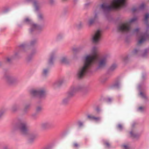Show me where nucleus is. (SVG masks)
Returning <instances> with one entry per match:
<instances>
[{"label":"nucleus","instance_id":"nucleus-49","mask_svg":"<svg viewBox=\"0 0 149 149\" xmlns=\"http://www.w3.org/2000/svg\"><path fill=\"white\" fill-rule=\"evenodd\" d=\"M11 58H7V61L8 62H10V61L11 60Z\"/></svg>","mask_w":149,"mask_h":149},{"label":"nucleus","instance_id":"nucleus-6","mask_svg":"<svg viewBox=\"0 0 149 149\" xmlns=\"http://www.w3.org/2000/svg\"><path fill=\"white\" fill-rule=\"evenodd\" d=\"M46 93V90L43 88L32 89L30 91V93L31 95L40 98L43 97L45 95Z\"/></svg>","mask_w":149,"mask_h":149},{"label":"nucleus","instance_id":"nucleus-20","mask_svg":"<svg viewBox=\"0 0 149 149\" xmlns=\"http://www.w3.org/2000/svg\"><path fill=\"white\" fill-rule=\"evenodd\" d=\"M37 136V134H31L30 135L29 140V142L30 143H31L33 142Z\"/></svg>","mask_w":149,"mask_h":149},{"label":"nucleus","instance_id":"nucleus-28","mask_svg":"<svg viewBox=\"0 0 149 149\" xmlns=\"http://www.w3.org/2000/svg\"><path fill=\"white\" fill-rule=\"evenodd\" d=\"M123 149H130V147L129 144H123L122 145Z\"/></svg>","mask_w":149,"mask_h":149},{"label":"nucleus","instance_id":"nucleus-4","mask_svg":"<svg viewBox=\"0 0 149 149\" xmlns=\"http://www.w3.org/2000/svg\"><path fill=\"white\" fill-rule=\"evenodd\" d=\"M137 19L136 17L131 18L128 21L120 24L118 27V30L121 32L130 31L131 29V24L136 22Z\"/></svg>","mask_w":149,"mask_h":149},{"label":"nucleus","instance_id":"nucleus-17","mask_svg":"<svg viewBox=\"0 0 149 149\" xmlns=\"http://www.w3.org/2000/svg\"><path fill=\"white\" fill-rule=\"evenodd\" d=\"M85 48V46L84 45H81L76 48H74L73 50L74 52H80L84 49Z\"/></svg>","mask_w":149,"mask_h":149},{"label":"nucleus","instance_id":"nucleus-37","mask_svg":"<svg viewBox=\"0 0 149 149\" xmlns=\"http://www.w3.org/2000/svg\"><path fill=\"white\" fill-rule=\"evenodd\" d=\"M37 42V40H33L30 42V45H33L35 44Z\"/></svg>","mask_w":149,"mask_h":149},{"label":"nucleus","instance_id":"nucleus-13","mask_svg":"<svg viewBox=\"0 0 149 149\" xmlns=\"http://www.w3.org/2000/svg\"><path fill=\"white\" fill-rule=\"evenodd\" d=\"M33 3L35 9L36 11L39 10L42 7L41 4L37 1L34 0L33 1Z\"/></svg>","mask_w":149,"mask_h":149},{"label":"nucleus","instance_id":"nucleus-33","mask_svg":"<svg viewBox=\"0 0 149 149\" xmlns=\"http://www.w3.org/2000/svg\"><path fill=\"white\" fill-rule=\"evenodd\" d=\"M38 18L39 20H42L44 18L43 15L41 13H39L38 15Z\"/></svg>","mask_w":149,"mask_h":149},{"label":"nucleus","instance_id":"nucleus-7","mask_svg":"<svg viewBox=\"0 0 149 149\" xmlns=\"http://www.w3.org/2000/svg\"><path fill=\"white\" fill-rule=\"evenodd\" d=\"M13 128L14 130H19L21 133L24 135L27 134L28 130V126L25 122H22L19 124L16 125Z\"/></svg>","mask_w":149,"mask_h":149},{"label":"nucleus","instance_id":"nucleus-2","mask_svg":"<svg viewBox=\"0 0 149 149\" xmlns=\"http://www.w3.org/2000/svg\"><path fill=\"white\" fill-rule=\"evenodd\" d=\"M97 47L94 46L90 50V54L87 55L84 57L83 64L79 68L77 72L78 77L82 78L90 72V68L97 57Z\"/></svg>","mask_w":149,"mask_h":149},{"label":"nucleus","instance_id":"nucleus-46","mask_svg":"<svg viewBox=\"0 0 149 149\" xmlns=\"http://www.w3.org/2000/svg\"><path fill=\"white\" fill-rule=\"evenodd\" d=\"M36 116V113H33L32 115V118L33 119H35Z\"/></svg>","mask_w":149,"mask_h":149},{"label":"nucleus","instance_id":"nucleus-15","mask_svg":"<svg viewBox=\"0 0 149 149\" xmlns=\"http://www.w3.org/2000/svg\"><path fill=\"white\" fill-rule=\"evenodd\" d=\"M65 82V80L63 79H61L55 82L54 85L56 86H59L64 84Z\"/></svg>","mask_w":149,"mask_h":149},{"label":"nucleus","instance_id":"nucleus-38","mask_svg":"<svg viewBox=\"0 0 149 149\" xmlns=\"http://www.w3.org/2000/svg\"><path fill=\"white\" fill-rule=\"evenodd\" d=\"M120 83L119 82H117L115 83L114 84V86L115 87L118 88L120 87Z\"/></svg>","mask_w":149,"mask_h":149},{"label":"nucleus","instance_id":"nucleus-30","mask_svg":"<svg viewBox=\"0 0 149 149\" xmlns=\"http://www.w3.org/2000/svg\"><path fill=\"white\" fill-rule=\"evenodd\" d=\"M5 112V110L4 109H0V119L2 118Z\"/></svg>","mask_w":149,"mask_h":149},{"label":"nucleus","instance_id":"nucleus-8","mask_svg":"<svg viewBox=\"0 0 149 149\" xmlns=\"http://www.w3.org/2000/svg\"><path fill=\"white\" fill-rule=\"evenodd\" d=\"M24 22L25 23L30 25L29 31L31 32H33L36 30H39L41 29V27L39 25L34 23L29 17L25 18L24 20Z\"/></svg>","mask_w":149,"mask_h":149},{"label":"nucleus","instance_id":"nucleus-25","mask_svg":"<svg viewBox=\"0 0 149 149\" xmlns=\"http://www.w3.org/2000/svg\"><path fill=\"white\" fill-rule=\"evenodd\" d=\"M139 95L140 96V97L143 99H146L147 98V96L146 94L144 93L140 92Z\"/></svg>","mask_w":149,"mask_h":149},{"label":"nucleus","instance_id":"nucleus-1","mask_svg":"<svg viewBox=\"0 0 149 149\" xmlns=\"http://www.w3.org/2000/svg\"><path fill=\"white\" fill-rule=\"evenodd\" d=\"M126 0H111L110 4L104 3L97 7L94 10V15L93 17L88 19L87 22L88 26H90L93 25L98 18L97 13L100 8L104 11H109L113 9H118L126 5Z\"/></svg>","mask_w":149,"mask_h":149},{"label":"nucleus","instance_id":"nucleus-52","mask_svg":"<svg viewBox=\"0 0 149 149\" xmlns=\"http://www.w3.org/2000/svg\"><path fill=\"white\" fill-rule=\"evenodd\" d=\"M112 100V99L111 98H109L108 99V102H110Z\"/></svg>","mask_w":149,"mask_h":149},{"label":"nucleus","instance_id":"nucleus-35","mask_svg":"<svg viewBox=\"0 0 149 149\" xmlns=\"http://www.w3.org/2000/svg\"><path fill=\"white\" fill-rule=\"evenodd\" d=\"M108 79V78L106 77H103L101 79L100 81L102 83H104Z\"/></svg>","mask_w":149,"mask_h":149},{"label":"nucleus","instance_id":"nucleus-10","mask_svg":"<svg viewBox=\"0 0 149 149\" xmlns=\"http://www.w3.org/2000/svg\"><path fill=\"white\" fill-rule=\"evenodd\" d=\"M6 79V82L9 85L13 84L18 81L17 78L16 77L12 76H7Z\"/></svg>","mask_w":149,"mask_h":149},{"label":"nucleus","instance_id":"nucleus-39","mask_svg":"<svg viewBox=\"0 0 149 149\" xmlns=\"http://www.w3.org/2000/svg\"><path fill=\"white\" fill-rule=\"evenodd\" d=\"M63 37V35L62 34H59L57 36V39L58 40L62 38Z\"/></svg>","mask_w":149,"mask_h":149},{"label":"nucleus","instance_id":"nucleus-18","mask_svg":"<svg viewBox=\"0 0 149 149\" xmlns=\"http://www.w3.org/2000/svg\"><path fill=\"white\" fill-rule=\"evenodd\" d=\"M61 62L63 63H66L68 62L69 60L68 57L66 56H62L60 60Z\"/></svg>","mask_w":149,"mask_h":149},{"label":"nucleus","instance_id":"nucleus-3","mask_svg":"<svg viewBox=\"0 0 149 149\" xmlns=\"http://www.w3.org/2000/svg\"><path fill=\"white\" fill-rule=\"evenodd\" d=\"M149 18V13L146 14L145 16V23L146 26V32L145 33H141L139 32L140 29L138 28L133 30L132 33L136 34L138 38V43L141 44L143 43L146 39H149V35L147 33V32L149 31V22H148V19Z\"/></svg>","mask_w":149,"mask_h":149},{"label":"nucleus","instance_id":"nucleus-55","mask_svg":"<svg viewBox=\"0 0 149 149\" xmlns=\"http://www.w3.org/2000/svg\"><path fill=\"white\" fill-rule=\"evenodd\" d=\"M73 58H74V59H75L76 58H75L74 57Z\"/></svg>","mask_w":149,"mask_h":149},{"label":"nucleus","instance_id":"nucleus-53","mask_svg":"<svg viewBox=\"0 0 149 149\" xmlns=\"http://www.w3.org/2000/svg\"><path fill=\"white\" fill-rule=\"evenodd\" d=\"M96 110L97 111H99L100 110L98 108H97Z\"/></svg>","mask_w":149,"mask_h":149},{"label":"nucleus","instance_id":"nucleus-43","mask_svg":"<svg viewBox=\"0 0 149 149\" xmlns=\"http://www.w3.org/2000/svg\"><path fill=\"white\" fill-rule=\"evenodd\" d=\"M78 124L79 126V127H81L83 126V123L80 121H78Z\"/></svg>","mask_w":149,"mask_h":149},{"label":"nucleus","instance_id":"nucleus-45","mask_svg":"<svg viewBox=\"0 0 149 149\" xmlns=\"http://www.w3.org/2000/svg\"><path fill=\"white\" fill-rule=\"evenodd\" d=\"M118 129L120 130H122V129L123 128V126L121 125L120 124H119L118 125Z\"/></svg>","mask_w":149,"mask_h":149},{"label":"nucleus","instance_id":"nucleus-22","mask_svg":"<svg viewBox=\"0 0 149 149\" xmlns=\"http://www.w3.org/2000/svg\"><path fill=\"white\" fill-rule=\"evenodd\" d=\"M74 93L73 92L70 91L67 93L66 96L70 99L71 98L74 96Z\"/></svg>","mask_w":149,"mask_h":149},{"label":"nucleus","instance_id":"nucleus-54","mask_svg":"<svg viewBox=\"0 0 149 149\" xmlns=\"http://www.w3.org/2000/svg\"><path fill=\"white\" fill-rule=\"evenodd\" d=\"M138 88H139V89H140V88H141V87H140V86H138Z\"/></svg>","mask_w":149,"mask_h":149},{"label":"nucleus","instance_id":"nucleus-51","mask_svg":"<svg viewBox=\"0 0 149 149\" xmlns=\"http://www.w3.org/2000/svg\"><path fill=\"white\" fill-rule=\"evenodd\" d=\"M30 105H26L25 107V109H27V108H29L30 107Z\"/></svg>","mask_w":149,"mask_h":149},{"label":"nucleus","instance_id":"nucleus-12","mask_svg":"<svg viewBox=\"0 0 149 149\" xmlns=\"http://www.w3.org/2000/svg\"><path fill=\"white\" fill-rule=\"evenodd\" d=\"M130 136L134 139H139L140 136V134H139L136 133L134 130H133L130 132Z\"/></svg>","mask_w":149,"mask_h":149},{"label":"nucleus","instance_id":"nucleus-50","mask_svg":"<svg viewBox=\"0 0 149 149\" xmlns=\"http://www.w3.org/2000/svg\"><path fill=\"white\" fill-rule=\"evenodd\" d=\"M74 146L76 147H77L78 146V145L77 143H74Z\"/></svg>","mask_w":149,"mask_h":149},{"label":"nucleus","instance_id":"nucleus-47","mask_svg":"<svg viewBox=\"0 0 149 149\" xmlns=\"http://www.w3.org/2000/svg\"><path fill=\"white\" fill-rule=\"evenodd\" d=\"M104 143L106 145L107 147H109L110 144L108 142H105Z\"/></svg>","mask_w":149,"mask_h":149},{"label":"nucleus","instance_id":"nucleus-9","mask_svg":"<svg viewBox=\"0 0 149 149\" xmlns=\"http://www.w3.org/2000/svg\"><path fill=\"white\" fill-rule=\"evenodd\" d=\"M102 33V31L100 29H97L95 31L92 38V41L94 43H98L100 40Z\"/></svg>","mask_w":149,"mask_h":149},{"label":"nucleus","instance_id":"nucleus-23","mask_svg":"<svg viewBox=\"0 0 149 149\" xmlns=\"http://www.w3.org/2000/svg\"><path fill=\"white\" fill-rule=\"evenodd\" d=\"M49 72L48 69L45 68L43 69L42 72V75L44 77L47 76Z\"/></svg>","mask_w":149,"mask_h":149},{"label":"nucleus","instance_id":"nucleus-24","mask_svg":"<svg viewBox=\"0 0 149 149\" xmlns=\"http://www.w3.org/2000/svg\"><path fill=\"white\" fill-rule=\"evenodd\" d=\"M79 90V88L77 86H73L70 88V91L73 92L74 93L75 92L78 91Z\"/></svg>","mask_w":149,"mask_h":149},{"label":"nucleus","instance_id":"nucleus-32","mask_svg":"<svg viewBox=\"0 0 149 149\" xmlns=\"http://www.w3.org/2000/svg\"><path fill=\"white\" fill-rule=\"evenodd\" d=\"M83 26V23L80 22L76 24V27L78 29L81 28Z\"/></svg>","mask_w":149,"mask_h":149},{"label":"nucleus","instance_id":"nucleus-42","mask_svg":"<svg viewBox=\"0 0 149 149\" xmlns=\"http://www.w3.org/2000/svg\"><path fill=\"white\" fill-rule=\"evenodd\" d=\"M36 49H34L33 50L30 54L31 55L33 56L36 53Z\"/></svg>","mask_w":149,"mask_h":149},{"label":"nucleus","instance_id":"nucleus-19","mask_svg":"<svg viewBox=\"0 0 149 149\" xmlns=\"http://www.w3.org/2000/svg\"><path fill=\"white\" fill-rule=\"evenodd\" d=\"M141 51L139 48H136L134 49L132 52V55H134L137 54H140Z\"/></svg>","mask_w":149,"mask_h":149},{"label":"nucleus","instance_id":"nucleus-26","mask_svg":"<svg viewBox=\"0 0 149 149\" xmlns=\"http://www.w3.org/2000/svg\"><path fill=\"white\" fill-rule=\"evenodd\" d=\"M54 59V57L52 56H51L50 58L48 60V63L49 64H52L53 62Z\"/></svg>","mask_w":149,"mask_h":149},{"label":"nucleus","instance_id":"nucleus-11","mask_svg":"<svg viewBox=\"0 0 149 149\" xmlns=\"http://www.w3.org/2000/svg\"><path fill=\"white\" fill-rule=\"evenodd\" d=\"M144 3H142L140 6H138L134 7L132 9L133 12H138L143 10L145 7Z\"/></svg>","mask_w":149,"mask_h":149},{"label":"nucleus","instance_id":"nucleus-48","mask_svg":"<svg viewBox=\"0 0 149 149\" xmlns=\"http://www.w3.org/2000/svg\"><path fill=\"white\" fill-rule=\"evenodd\" d=\"M3 149H9L7 146H4L3 147Z\"/></svg>","mask_w":149,"mask_h":149},{"label":"nucleus","instance_id":"nucleus-34","mask_svg":"<svg viewBox=\"0 0 149 149\" xmlns=\"http://www.w3.org/2000/svg\"><path fill=\"white\" fill-rule=\"evenodd\" d=\"M145 108L143 107H139L137 109L138 111L140 112H143Z\"/></svg>","mask_w":149,"mask_h":149},{"label":"nucleus","instance_id":"nucleus-36","mask_svg":"<svg viewBox=\"0 0 149 149\" xmlns=\"http://www.w3.org/2000/svg\"><path fill=\"white\" fill-rule=\"evenodd\" d=\"M27 45L26 44H22L20 45V47L22 49H24L27 47Z\"/></svg>","mask_w":149,"mask_h":149},{"label":"nucleus","instance_id":"nucleus-40","mask_svg":"<svg viewBox=\"0 0 149 149\" xmlns=\"http://www.w3.org/2000/svg\"><path fill=\"white\" fill-rule=\"evenodd\" d=\"M93 120L96 122H98L100 120L101 118L100 117H96L94 116Z\"/></svg>","mask_w":149,"mask_h":149},{"label":"nucleus","instance_id":"nucleus-27","mask_svg":"<svg viewBox=\"0 0 149 149\" xmlns=\"http://www.w3.org/2000/svg\"><path fill=\"white\" fill-rule=\"evenodd\" d=\"M148 54H149V48L146 49L144 50L142 56H145Z\"/></svg>","mask_w":149,"mask_h":149},{"label":"nucleus","instance_id":"nucleus-29","mask_svg":"<svg viewBox=\"0 0 149 149\" xmlns=\"http://www.w3.org/2000/svg\"><path fill=\"white\" fill-rule=\"evenodd\" d=\"M32 59V56L30 55L28 56L26 58V61L27 62L31 61Z\"/></svg>","mask_w":149,"mask_h":149},{"label":"nucleus","instance_id":"nucleus-5","mask_svg":"<svg viewBox=\"0 0 149 149\" xmlns=\"http://www.w3.org/2000/svg\"><path fill=\"white\" fill-rule=\"evenodd\" d=\"M109 57L108 55H104L101 57H97L96 60L93 63L92 65L94 64H96L97 65L98 68L105 67L106 65Z\"/></svg>","mask_w":149,"mask_h":149},{"label":"nucleus","instance_id":"nucleus-16","mask_svg":"<svg viewBox=\"0 0 149 149\" xmlns=\"http://www.w3.org/2000/svg\"><path fill=\"white\" fill-rule=\"evenodd\" d=\"M20 108V106L18 104L13 105L11 108V111L13 112H15L17 111Z\"/></svg>","mask_w":149,"mask_h":149},{"label":"nucleus","instance_id":"nucleus-41","mask_svg":"<svg viewBox=\"0 0 149 149\" xmlns=\"http://www.w3.org/2000/svg\"><path fill=\"white\" fill-rule=\"evenodd\" d=\"M42 109V108L40 106L38 107L36 109V111L37 112H39Z\"/></svg>","mask_w":149,"mask_h":149},{"label":"nucleus","instance_id":"nucleus-31","mask_svg":"<svg viewBox=\"0 0 149 149\" xmlns=\"http://www.w3.org/2000/svg\"><path fill=\"white\" fill-rule=\"evenodd\" d=\"M117 65L116 64H113L110 68V69L111 70H113L116 69L117 67Z\"/></svg>","mask_w":149,"mask_h":149},{"label":"nucleus","instance_id":"nucleus-44","mask_svg":"<svg viewBox=\"0 0 149 149\" xmlns=\"http://www.w3.org/2000/svg\"><path fill=\"white\" fill-rule=\"evenodd\" d=\"M88 118L91 120H93L94 116H93L88 115L87 116Z\"/></svg>","mask_w":149,"mask_h":149},{"label":"nucleus","instance_id":"nucleus-21","mask_svg":"<svg viewBox=\"0 0 149 149\" xmlns=\"http://www.w3.org/2000/svg\"><path fill=\"white\" fill-rule=\"evenodd\" d=\"M70 99L66 96L63 99L62 101V104L64 105H66L68 103Z\"/></svg>","mask_w":149,"mask_h":149},{"label":"nucleus","instance_id":"nucleus-14","mask_svg":"<svg viewBox=\"0 0 149 149\" xmlns=\"http://www.w3.org/2000/svg\"><path fill=\"white\" fill-rule=\"evenodd\" d=\"M50 123L48 121H46L42 123L41 127L43 129L49 128L51 126Z\"/></svg>","mask_w":149,"mask_h":149}]
</instances>
